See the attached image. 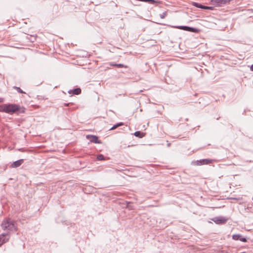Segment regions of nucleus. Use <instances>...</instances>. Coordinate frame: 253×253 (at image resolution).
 <instances>
[{
	"label": "nucleus",
	"instance_id": "obj_11",
	"mask_svg": "<svg viewBox=\"0 0 253 253\" xmlns=\"http://www.w3.org/2000/svg\"><path fill=\"white\" fill-rule=\"evenodd\" d=\"M111 66H116V67H119V68H123H123H128L127 66L124 65L123 64H116V63H114V64H111Z\"/></svg>",
	"mask_w": 253,
	"mask_h": 253
},
{
	"label": "nucleus",
	"instance_id": "obj_7",
	"mask_svg": "<svg viewBox=\"0 0 253 253\" xmlns=\"http://www.w3.org/2000/svg\"><path fill=\"white\" fill-rule=\"evenodd\" d=\"M232 238L235 240H240L243 242H247V239L239 234H235L232 236Z\"/></svg>",
	"mask_w": 253,
	"mask_h": 253
},
{
	"label": "nucleus",
	"instance_id": "obj_5",
	"mask_svg": "<svg viewBox=\"0 0 253 253\" xmlns=\"http://www.w3.org/2000/svg\"><path fill=\"white\" fill-rule=\"evenodd\" d=\"M86 138L88 139L91 142L94 143L100 144L101 142L98 139V138L96 135H87Z\"/></svg>",
	"mask_w": 253,
	"mask_h": 253
},
{
	"label": "nucleus",
	"instance_id": "obj_3",
	"mask_svg": "<svg viewBox=\"0 0 253 253\" xmlns=\"http://www.w3.org/2000/svg\"><path fill=\"white\" fill-rule=\"evenodd\" d=\"M177 28L191 32L198 33L200 30L199 29L190 27L186 26H179L176 27Z\"/></svg>",
	"mask_w": 253,
	"mask_h": 253
},
{
	"label": "nucleus",
	"instance_id": "obj_23",
	"mask_svg": "<svg viewBox=\"0 0 253 253\" xmlns=\"http://www.w3.org/2000/svg\"><path fill=\"white\" fill-rule=\"evenodd\" d=\"M70 103H65L64 105L66 106H69Z\"/></svg>",
	"mask_w": 253,
	"mask_h": 253
},
{
	"label": "nucleus",
	"instance_id": "obj_18",
	"mask_svg": "<svg viewBox=\"0 0 253 253\" xmlns=\"http://www.w3.org/2000/svg\"><path fill=\"white\" fill-rule=\"evenodd\" d=\"M16 90L20 93H24L25 92L19 87H14Z\"/></svg>",
	"mask_w": 253,
	"mask_h": 253
},
{
	"label": "nucleus",
	"instance_id": "obj_21",
	"mask_svg": "<svg viewBox=\"0 0 253 253\" xmlns=\"http://www.w3.org/2000/svg\"><path fill=\"white\" fill-rule=\"evenodd\" d=\"M220 253H229L227 252H225L224 251H221Z\"/></svg>",
	"mask_w": 253,
	"mask_h": 253
},
{
	"label": "nucleus",
	"instance_id": "obj_17",
	"mask_svg": "<svg viewBox=\"0 0 253 253\" xmlns=\"http://www.w3.org/2000/svg\"><path fill=\"white\" fill-rule=\"evenodd\" d=\"M167 15V12L166 11H165V12H163L161 14H160V17L162 19H164L166 17Z\"/></svg>",
	"mask_w": 253,
	"mask_h": 253
},
{
	"label": "nucleus",
	"instance_id": "obj_8",
	"mask_svg": "<svg viewBox=\"0 0 253 253\" xmlns=\"http://www.w3.org/2000/svg\"><path fill=\"white\" fill-rule=\"evenodd\" d=\"M23 162L24 160L20 159L13 162L11 166L12 168H17L20 166L23 163Z\"/></svg>",
	"mask_w": 253,
	"mask_h": 253
},
{
	"label": "nucleus",
	"instance_id": "obj_10",
	"mask_svg": "<svg viewBox=\"0 0 253 253\" xmlns=\"http://www.w3.org/2000/svg\"><path fill=\"white\" fill-rule=\"evenodd\" d=\"M134 135L135 136L138 137L139 138H142L144 136L145 134L144 133L141 132L140 131H136L134 132Z\"/></svg>",
	"mask_w": 253,
	"mask_h": 253
},
{
	"label": "nucleus",
	"instance_id": "obj_14",
	"mask_svg": "<svg viewBox=\"0 0 253 253\" xmlns=\"http://www.w3.org/2000/svg\"><path fill=\"white\" fill-rule=\"evenodd\" d=\"M192 164L195 166H201L202 165V160H197L192 162Z\"/></svg>",
	"mask_w": 253,
	"mask_h": 253
},
{
	"label": "nucleus",
	"instance_id": "obj_22",
	"mask_svg": "<svg viewBox=\"0 0 253 253\" xmlns=\"http://www.w3.org/2000/svg\"><path fill=\"white\" fill-rule=\"evenodd\" d=\"M251 70L253 71V64L251 66Z\"/></svg>",
	"mask_w": 253,
	"mask_h": 253
},
{
	"label": "nucleus",
	"instance_id": "obj_12",
	"mask_svg": "<svg viewBox=\"0 0 253 253\" xmlns=\"http://www.w3.org/2000/svg\"><path fill=\"white\" fill-rule=\"evenodd\" d=\"M212 162V160L208 159H202V165H208Z\"/></svg>",
	"mask_w": 253,
	"mask_h": 253
},
{
	"label": "nucleus",
	"instance_id": "obj_9",
	"mask_svg": "<svg viewBox=\"0 0 253 253\" xmlns=\"http://www.w3.org/2000/svg\"><path fill=\"white\" fill-rule=\"evenodd\" d=\"M69 94H74L75 95L80 94L81 93V89L80 88H76L74 89H71L68 91Z\"/></svg>",
	"mask_w": 253,
	"mask_h": 253
},
{
	"label": "nucleus",
	"instance_id": "obj_13",
	"mask_svg": "<svg viewBox=\"0 0 253 253\" xmlns=\"http://www.w3.org/2000/svg\"><path fill=\"white\" fill-rule=\"evenodd\" d=\"M124 125L123 123H119L115 125H114L110 129V130H114L116 128H117L118 127L122 126Z\"/></svg>",
	"mask_w": 253,
	"mask_h": 253
},
{
	"label": "nucleus",
	"instance_id": "obj_6",
	"mask_svg": "<svg viewBox=\"0 0 253 253\" xmlns=\"http://www.w3.org/2000/svg\"><path fill=\"white\" fill-rule=\"evenodd\" d=\"M9 236L7 233H2L0 235V246L3 244L8 241Z\"/></svg>",
	"mask_w": 253,
	"mask_h": 253
},
{
	"label": "nucleus",
	"instance_id": "obj_20",
	"mask_svg": "<svg viewBox=\"0 0 253 253\" xmlns=\"http://www.w3.org/2000/svg\"><path fill=\"white\" fill-rule=\"evenodd\" d=\"M3 100H4L3 98H0V103L3 102Z\"/></svg>",
	"mask_w": 253,
	"mask_h": 253
},
{
	"label": "nucleus",
	"instance_id": "obj_1",
	"mask_svg": "<svg viewBox=\"0 0 253 253\" xmlns=\"http://www.w3.org/2000/svg\"><path fill=\"white\" fill-rule=\"evenodd\" d=\"M0 112L11 115L13 114L19 115L20 113H24L25 109L16 104H3L0 105Z\"/></svg>",
	"mask_w": 253,
	"mask_h": 253
},
{
	"label": "nucleus",
	"instance_id": "obj_16",
	"mask_svg": "<svg viewBox=\"0 0 253 253\" xmlns=\"http://www.w3.org/2000/svg\"><path fill=\"white\" fill-rule=\"evenodd\" d=\"M97 159L98 161L104 160V156L102 154L98 155L97 157Z\"/></svg>",
	"mask_w": 253,
	"mask_h": 253
},
{
	"label": "nucleus",
	"instance_id": "obj_19",
	"mask_svg": "<svg viewBox=\"0 0 253 253\" xmlns=\"http://www.w3.org/2000/svg\"><path fill=\"white\" fill-rule=\"evenodd\" d=\"M204 9H212V7L211 6H205V8Z\"/></svg>",
	"mask_w": 253,
	"mask_h": 253
},
{
	"label": "nucleus",
	"instance_id": "obj_15",
	"mask_svg": "<svg viewBox=\"0 0 253 253\" xmlns=\"http://www.w3.org/2000/svg\"><path fill=\"white\" fill-rule=\"evenodd\" d=\"M194 5L197 7L200 8L202 9H204L205 8V5H202L200 3H198L195 2Z\"/></svg>",
	"mask_w": 253,
	"mask_h": 253
},
{
	"label": "nucleus",
	"instance_id": "obj_4",
	"mask_svg": "<svg viewBox=\"0 0 253 253\" xmlns=\"http://www.w3.org/2000/svg\"><path fill=\"white\" fill-rule=\"evenodd\" d=\"M227 218L222 216L215 217L212 219V220L217 224H224L227 222Z\"/></svg>",
	"mask_w": 253,
	"mask_h": 253
},
{
	"label": "nucleus",
	"instance_id": "obj_2",
	"mask_svg": "<svg viewBox=\"0 0 253 253\" xmlns=\"http://www.w3.org/2000/svg\"><path fill=\"white\" fill-rule=\"evenodd\" d=\"M1 227L3 230L14 231L17 230L15 222L10 219H5L2 221Z\"/></svg>",
	"mask_w": 253,
	"mask_h": 253
}]
</instances>
